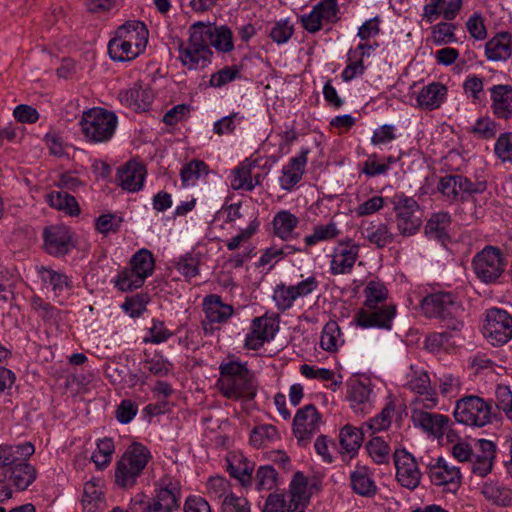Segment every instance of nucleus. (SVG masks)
I'll return each mask as SVG.
<instances>
[{
  "instance_id": "0eeeda50",
  "label": "nucleus",
  "mask_w": 512,
  "mask_h": 512,
  "mask_svg": "<svg viewBox=\"0 0 512 512\" xmlns=\"http://www.w3.org/2000/svg\"><path fill=\"white\" fill-rule=\"evenodd\" d=\"M506 258L502 250L491 245L476 253L472 267L478 279L489 284L496 282L506 267Z\"/></svg>"
},
{
  "instance_id": "ddd939ff",
  "label": "nucleus",
  "mask_w": 512,
  "mask_h": 512,
  "mask_svg": "<svg viewBox=\"0 0 512 512\" xmlns=\"http://www.w3.org/2000/svg\"><path fill=\"white\" fill-rule=\"evenodd\" d=\"M427 474L433 485L448 486L447 491L456 493L461 486L460 468L439 457L427 466Z\"/></svg>"
},
{
  "instance_id": "b1692460",
  "label": "nucleus",
  "mask_w": 512,
  "mask_h": 512,
  "mask_svg": "<svg viewBox=\"0 0 512 512\" xmlns=\"http://www.w3.org/2000/svg\"><path fill=\"white\" fill-rule=\"evenodd\" d=\"M491 109L493 114L499 119L512 118V86L494 85L490 89Z\"/></svg>"
},
{
  "instance_id": "58836bf2",
  "label": "nucleus",
  "mask_w": 512,
  "mask_h": 512,
  "mask_svg": "<svg viewBox=\"0 0 512 512\" xmlns=\"http://www.w3.org/2000/svg\"><path fill=\"white\" fill-rule=\"evenodd\" d=\"M32 310L46 325H58L63 320L64 312L57 309L50 303L44 301L40 296L34 295L31 298Z\"/></svg>"
},
{
  "instance_id": "e2e57ef3",
  "label": "nucleus",
  "mask_w": 512,
  "mask_h": 512,
  "mask_svg": "<svg viewBox=\"0 0 512 512\" xmlns=\"http://www.w3.org/2000/svg\"><path fill=\"white\" fill-rule=\"evenodd\" d=\"M296 299L291 285L286 286L285 284H279L274 289L273 300L275 301L277 309L280 311L290 309Z\"/></svg>"
},
{
  "instance_id": "f257e3e1",
  "label": "nucleus",
  "mask_w": 512,
  "mask_h": 512,
  "mask_svg": "<svg viewBox=\"0 0 512 512\" xmlns=\"http://www.w3.org/2000/svg\"><path fill=\"white\" fill-rule=\"evenodd\" d=\"M181 484L178 479L165 474L154 482V495L136 494L130 501V512H174L180 507Z\"/></svg>"
},
{
  "instance_id": "f704fd0d",
  "label": "nucleus",
  "mask_w": 512,
  "mask_h": 512,
  "mask_svg": "<svg viewBox=\"0 0 512 512\" xmlns=\"http://www.w3.org/2000/svg\"><path fill=\"white\" fill-rule=\"evenodd\" d=\"M120 97L131 108L147 110L152 104L154 94L150 87L135 84L130 89L122 91Z\"/></svg>"
},
{
  "instance_id": "f3484780",
  "label": "nucleus",
  "mask_w": 512,
  "mask_h": 512,
  "mask_svg": "<svg viewBox=\"0 0 512 512\" xmlns=\"http://www.w3.org/2000/svg\"><path fill=\"white\" fill-rule=\"evenodd\" d=\"M216 387L228 399H238L255 394L252 373L238 377L219 378Z\"/></svg>"
},
{
  "instance_id": "6e6552de",
  "label": "nucleus",
  "mask_w": 512,
  "mask_h": 512,
  "mask_svg": "<svg viewBox=\"0 0 512 512\" xmlns=\"http://www.w3.org/2000/svg\"><path fill=\"white\" fill-rule=\"evenodd\" d=\"M483 335L493 346H502L512 338V316L504 309L486 310Z\"/></svg>"
},
{
  "instance_id": "a19ab883",
  "label": "nucleus",
  "mask_w": 512,
  "mask_h": 512,
  "mask_svg": "<svg viewBox=\"0 0 512 512\" xmlns=\"http://www.w3.org/2000/svg\"><path fill=\"white\" fill-rule=\"evenodd\" d=\"M299 223L298 218L289 211L281 210L273 219L274 233L282 240H289L294 236V230Z\"/></svg>"
},
{
  "instance_id": "393cba45",
  "label": "nucleus",
  "mask_w": 512,
  "mask_h": 512,
  "mask_svg": "<svg viewBox=\"0 0 512 512\" xmlns=\"http://www.w3.org/2000/svg\"><path fill=\"white\" fill-rule=\"evenodd\" d=\"M178 59L188 70H198L211 63L213 52H205L198 47H193L190 43L185 44L179 41Z\"/></svg>"
},
{
  "instance_id": "39448f33",
  "label": "nucleus",
  "mask_w": 512,
  "mask_h": 512,
  "mask_svg": "<svg viewBox=\"0 0 512 512\" xmlns=\"http://www.w3.org/2000/svg\"><path fill=\"white\" fill-rule=\"evenodd\" d=\"M390 202L395 213V221L400 235H415L422 226L423 212L418 202L404 193L394 194Z\"/></svg>"
},
{
  "instance_id": "0e129e2a",
  "label": "nucleus",
  "mask_w": 512,
  "mask_h": 512,
  "mask_svg": "<svg viewBox=\"0 0 512 512\" xmlns=\"http://www.w3.org/2000/svg\"><path fill=\"white\" fill-rule=\"evenodd\" d=\"M468 131L480 139H491L496 135L497 124L490 117H480Z\"/></svg>"
},
{
  "instance_id": "412c9836",
  "label": "nucleus",
  "mask_w": 512,
  "mask_h": 512,
  "mask_svg": "<svg viewBox=\"0 0 512 512\" xmlns=\"http://www.w3.org/2000/svg\"><path fill=\"white\" fill-rule=\"evenodd\" d=\"M81 504L85 512H102L106 508L104 485L101 479L93 478L84 484Z\"/></svg>"
},
{
  "instance_id": "4d7b16f0",
  "label": "nucleus",
  "mask_w": 512,
  "mask_h": 512,
  "mask_svg": "<svg viewBox=\"0 0 512 512\" xmlns=\"http://www.w3.org/2000/svg\"><path fill=\"white\" fill-rule=\"evenodd\" d=\"M366 450L375 463H388L390 447L382 438L373 437L370 439L366 444Z\"/></svg>"
},
{
  "instance_id": "5701e85b",
  "label": "nucleus",
  "mask_w": 512,
  "mask_h": 512,
  "mask_svg": "<svg viewBox=\"0 0 512 512\" xmlns=\"http://www.w3.org/2000/svg\"><path fill=\"white\" fill-rule=\"evenodd\" d=\"M28 458L16 461L7 471L6 478L16 490H26L37 477V471L33 465L27 462Z\"/></svg>"
},
{
  "instance_id": "7ed1b4c3",
  "label": "nucleus",
  "mask_w": 512,
  "mask_h": 512,
  "mask_svg": "<svg viewBox=\"0 0 512 512\" xmlns=\"http://www.w3.org/2000/svg\"><path fill=\"white\" fill-rule=\"evenodd\" d=\"M152 456L149 449L139 442L127 447L115 464V483L121 488H132L142 475Z\"/></svg>"
},
{
  "instance_id": "a211bd4d",
  "label": "nucleus",
  "mask_w": 512,
  "mask_h": 512,
  "mask_svg": "<svg viewBox=\"0 0 512 512\" xmlns=\"http://www.w3.org/2000/svg\"><path fill=\"white\" fill-rule=\"evenodd\" d=\"M496 458V445L486 439L478 440V450L470 459L471 472L478 477H486L491 473Z\"/></svg>"
},
{
  "instance_id": "1a4fd4ad",
  "label": "nucleus",
  "mask_w": 512,
  "mask_h": 512,
  "mask_svg": "<svg viewBox=\"0 0 512 512\" xmlns=\"http://www.w3.org/2000/svg\"><path fill=\"white\" fill-rule=\"evenodd\" d=\"M280 317L278 314L265 313L251 321L249 332L244 341V347L248 350H258L266 342L274 339L279 331Z\"/></svg>"
},
{
  "instance_id": "473e14b6",
  "label": "nucleus",
  "mask_w": 512,
  "mask_h": 512,
  "mask_svg": "<svg viewBox=\"0 0 512 512\" xmlns=\"http://www.w3.org/2000/svg\"><path fill=\"white\" fill-rule=\"evenodd\" d=\"M462 338L458 333L451 332H434L430 333L425 337L424 349L428 352L444 351L449 352L451 350L459 349Z\"/></svg>"
},
{
  "instance_id": "aec40b11",
  "label": "nucleus",
  "mask_w": 512,
  "mask_h": 512,
  "mask_svg": "<svg viewBox=\"0 0 512 512\" xmlns=\"http://www.w3.org/2000/svg\"><path fill=\"white\" fill-rule=\"evenodd\" d=\"M116 32L133 46L135 53L142 54L147 46L149 31L147 26L138 20H130L119 26Z\"/></svg>"
},
{
  "instance_id": "e433bc0d",
  "label": "nucleus",
  "mask_w": 512,
  "mask_h": 512,
  "mask_svg": "<svg viewBox=\"0 0 512 512\" xmlns=\"http://www.w3.org/2000/svg\"><path fill=\"white\" fill-rule=\"evenodd\" d=\"M307 486V478L302 472L298 471L293 476L288 493L284 494L287 501L293 502V505H297L299 508L301 507L303 512H305L310 498Z\"/></svg>"
},
{
  "instance_id": "5fc2aeb1",
  "label": "nucleus",
  "mask_w": 512,
  "mask_h": 512,
  "mask_svg": "<svg viewBox=\"0 0 512 512\" xmlns=\"http://www.w3.org/2000/svg\"><path fill=\"white\" fill-rule=\"evenodd\" d=\"M208 173V165L202 160L195 159L182 167L180 171V177L183 186H190L194 185L196 181L202 176H207Z\"/></svg>"
},
{
  "instance_id": "f8f14e48",
  "label": "nucleus",
  "mask_w": 512,
  "mask_h": 512,
  "mask_svg": "<svg viewBox=\"0 0 512 512\" xmlns=\"http://www.w3.org/2000/svg\"><path fill=\"white\" fill-rule=\"evenodd\" d=\"M396 311L394 304H384L377 308H360L355 316V322L361 328L390 330Z\"/></svg>"
},
{
  "instance_id": "bf43d9fd",
  "label": "nucleus",
  "mask_w": 512,
  "mask_h": 512,
  "mask_svg": "<svg viewBox=\"0 0 512 512\" xmlns=\"http://www.w3.org/2000/svg\"><path fill=\"white\" fill-rule=\"evenodd\" d=\"M463 90L472 103H480L484 98L483 79L477 75H469L463 82Z\"/></svg>"
},
{
  "instance_id": "de8ad7c7",
  "label": "nucleus",
  "mask_w": 512,
  "mask_h": 512,
  "mask_svg": "<svg viewBox=\"0 0 512 512\" xmlns=\"http://www.w3.org/2000/svg\"><path fill=\"white\" fill-rule=\"evenodd\" d=\"M228 462V471L232 477L238 479L243 485L250 483L253 463L243 455H234Z\"/></svg>"
},
{
  "instance_id": "dca6fc26",
  "label": "nucleus",
  "mask_w": 512,
  "mask_h": 512,
  "mask_svg": "<svg viewBox=\"0 0 512 512\" xmlns=\"http://www.w3.org/2000/svg\"><path fill=\"white\" fill-rule=\"evenodd\" d=\"M359 246L351 241L339 243L335 247L330 262L332 275L348 274L352 271L358 258Z\"/></svg>"
},
{
  "instance_id": "4c0bfd02",
  "label": "nucleus",
  "mask_w": 512,
  "mask_h": 512,
  "mask_svg": "<svg viewBox=\"0 0 512 512\" xmlns=\"http://www.w3.org/2000/svg\"><path fill=\"white\" fill-rule=\"evenodd\" d=\"M363 431L360 428L350 424L345 425L339 433L340 451L342 454H348L350 458L354 457L363 441Z\"/></svg>"
},
{
  "instance_id": "3c124183",
  "label": "nucleus",
  "mask_w": 512,
  "mask_h": 512,
  "mask_svg": "<svg viewBox=\"0 0 512 512\" xmlns=\"http://www.w3.org/2000/svg\"><path fill=\"white\" fill-rule=\"evenodd\" d=\"M145 280L146 279L142 277L141 274L134 271V269L129 266L119 272L113 282L115 287L120 291L130 292L140 288L144 284Z\"/></svg>"
},
{
  "instance_id": "338daca9",
  "label": "nucleus",
  "mask_w": 512,
  "mask_h": 512,
  "mask_svg": "<svg viewBox=\"0 0 512 512\" xmlns=\"http://www.w3.org/2000/svg\"><path fill=\"white\" fill-rule=\"evenodd\" d=\"M314 7L324 23H335L340 19L338 0H321Z\"/></svg>"
},
{
  "instance_id": "69168bd1",
  "label": "nucleus",
  "mask_w": 512,
  "mask_h": 512,
  "mask_svg": "<svg viewBox=\"0 0 512 512\" xmlns=\"http://www.w3.org/2000/svg\"><path fill=\"white\" fill-rule=\"evenodd\" d=\"M455 25L447 22H440L432 27V41L436 45H443L455 41Z\"/></svg>"
},
{
  "instance_id": "9b49d317",
  "label": "nucleus",
  "mask_w": 512,
  "mask_h": 512,
  "mask_svg": "<svg viewBox=\"0 0 512 512\" xmlns=\"http://www.w3.org/2000/svg\"><path fill=\"white\" fill-rule=\"evenodd\" d=\"M44 250L51 256L64 257L74 247L71 230L64 225H51L43 230Z\"/></svg>"
},
{
  "instance_id": "37998d69",
  "label": "nucleus",
  "mask_w": 512,
  "mask_h": 512,
  "mask_svg": "<svg viewBox=\"0 0 512 512\" xmlns=\"http://www.w3.org/2000/svg\"><path fill=\"white\" fill-rule=\"evenodd\" d=\"M211 24L204 22H196L192 24L189 28V39L188 43H190L193 47H198L205 52H212L211 50Z\"/></svg>"
},
{
  "instance_id": "49530a36",
  "label": "nucleus",
  "mask_w": 512,
  "mask_h": 512,
  "mask_svg": "<svg viewBox=\"0 0 512 512\" xmlns=\"http://www.w3.org/2000/svg\"><path fill=\"white\" fill-rule=\"evenodd\" d=\"M482 495L486 500L501 507H507L512 504L510 491L500 486L498 482H485L481 489Z\"/></svg>"
},
{
  "instance_id": "6ab92c4d",
  "label": "nucleus",
  "mask_w": 512,
  "mask_h": 512,
  "mask_svg": "<svg viewBox=\"0 0 512 512\" xmlns=\"http://www.w3.org/2000/svg\"><path fill=\"white\" fill-rule=\"evenodd\" d=\"M146 174L147 171L143 164L131 160L118 169L117 179L123 189L137 192L142 189Z\"/></svg>"
},
{
  "instance_id": "ea45409f",
  "label": "nucleus",
  "mask_w": 512,
  "mask_h": 512,
  "mask_svg": "<svg viewBox=\"0 0 512 512\" xmlns=\"http://www.w3.org/2000/svg\"><path fill=\"white\" fill-rule=\"evenodd\" d=\"M365 238L378 248L386 247L394 240V235L390 231L388 224L372 221L364 230Z\"/></svg>"
},
{
  "instance_id": "423d86ee",
  "label": "nucleus",
  "mask_w": 512,
  "mask_h": 512,
  "mask_svg": "<svg viewBox=\"0 0 512 512\" xmlns=\"http://www.w3.org/2000/svg\"><path fill=\"white\" fill-rule=\"evenodd\" d=\"M454 418L458 423L484 427L492 421L491 403L476 395L464 396L456 401Z\"/></svg>"
},
{
  "instance_id": "4be33fe9",
  "label": "nucleus",
  "mask_w": 512,
  "mask_h": 512,
  "mask_svg": "<svg viewBox=\"0 0 512 512\" xmlns=\"http://www.w3.org/2000/svg\"><path fill=\"white\" fill-rule=\"evenodd\" d=\"M309 152L308 148H302L298 156L291 158L289 163L283 166L282 175L279 178V184L283 190L290 191L301 180Z\"/></svg>"
},
{
  "instance_id": "4468645a",
  "label": "nucleus",
  "mask_w": 512,
  "mask_h": 512,
  "mask_svg": "<svg viewBox=\"0 0 512 512\" xmlns=\"http://www.w3.org/2000/svg\"><path fill=\"white\" fill-rule=\"evenodd\" d=\"M320 419V414L312 404L297 411L293 421V432L299 443L305 445L318 431Z\"/></svg>"
},
{
  "instance_id": "603ef678",
  "label": "nucleus",
  "mask_w": 512,
  "mask_h": 512,
  "mask_svg": "<svg viewBox=\"0 0 512 512\" xmlns=\"http://www.w3.org/2000/svg\"><path fill=\"white\" fill-rule=\"evenodd\" d=\"M343 342L338 324L335 321L328 322L321 334L320 345L322 349L327 352H336Z\"/></svg>"
},
{
  "instance_id": "864d4df0",
  "label": "nucleus",
  "mask_w": 512,
  "mask_h": 512,
  "mask_svg": "<svg viewBox=\"0 0 512 512\" xmlns=\"http://www.w3.org/2000/svg\"><path fill=\"white\" fill-rule=\"evenodd\" d=\"M129 266L146 279L154 271L155 260L153 254L148 249L142 248L131 257Z\"/></svg>"
},
{
  "instance_id": "6e6d98bb",
  "label": "nucleus",
  "mask_w": 512,
  "mask_h": 512,
  "mask_svg": "<svg viewBox=\"0 0 512 512\" xmlns=\"http://www.w3.org/2000/svg\"><path fill=\"white\" fill-rule=\"evenodd\" d=\"M278 431L273 425H260L255 427L250 435V442L254 447L260 448L278 439Z\"/></svg>"
},
{
  "instance_id": "a878e982",
  "label": "nucleus",
  "mask_w": 512,
  "mask_h": 512,
  "mask_svg": "<svg viewBox=\"0 0 512 512\" xmlns=\"http://www.w3.org/2000/svg\"><path fill=\"white\" fill-rule=\"evenodd\" d=\"M411 419L415 426L435 437L443 436L449 422L447 416L420 410L412 411Z\"/></svg>"
},
{
  "instance_id": "c9c22d12",
  "label": "nucleus",
  "mask_w": 512,
  "mask_h": 512,
  "mask_svg": "<svg viewBox=\"0 0 512 512\" xmlns=\"http://www.w3.org/2000/svg\"><path fill=\"white\" fill-rule=\"evenodd\" d=\"M451 216L448 212L433 213L425 225V234L441 243L449 239Z\"/></svg>"
},
{
  "instance_id": "680f3d73",
  "label": "nucleus",
  "mask_w": 512,
  "mask_h": 512,
  "mask_svg": "<svg viewBox=\"0 0 512 512\" xmlns=\"http://www.w3.org/2000/svg\"><path fill=\"white\" fill-rule=\"evenodd\" d=\"M256 489L258 491L272 490L277 486V472L270 465L260 466L256 472Z\"/></svg>"
},
{
  "instance_id": "c03bdc74",
  "label": "nucleus",
  "mask_w": 512,
  "mask_h": 512,
  "mask_svg": "<svg viewBox=\"0 0 512 512\" xmlns=\"http://www.w3.org/2000/svg\"><path fill=\"white\" fill-rule=\"evenodd\" d=\"M48 204L57 210H62L70 216L80 214V207L74 196L64 191H52L46 196Z\"/></svg>"
},
{
  "instance_id": "9d476101",
  "label": "nucleus",
  "mask_w": 512,
  "mask_h": 512,
  "mask_svg": "<svg viewBox=\"0 0 512 512\" xmlns=\"http://www.w3.org/2000/svg\"><path fill=\"white\" fill-rule=\"evenodd\" d=\"M398 483L409 490L416 489L421 481L422 473L415 457L405 449H397L393 454Z\"/></svg>"
},
{
  "instance_id": "f03ea898",
  "label": "nucleus",
  "mask_w": 512,
  "mask_h": 512,
  "mask_svg": "<svg viewBox=\"0 0 512 512\" xmlns=\"http://www.w3.org/2000/svg\"><path fill=\"white\" fill-rule=\"evenodd\" d=\"M421 308L427 317L440 319L448 329L458 332L463 327L460 318L464 309L461 301L452 292L428 294L421 301Z\"/></svg>"
},
{
  "instance_id": "bb28decb",
  "label": "nucleus",
  "mask_w": 512,
  "mask_h": 512,
  "mask_svg": "<svg viewBox=\"0 0 512 512\" xmlns=\"http://www.w3.org/2000/svg\"><path fill=\"white\" fill-rule=\"evenodd\" d=\"M448 88L441 82L425 85L417 96V103L424 110L438 109L446 100Z\"/></svg>"
},
{
  "instance_id": "c756f323",
  "label": "nucleus",
  "mask_w": 512,
  "mask_h": 512,
  "mask_svg": "<svg viewBox=\"0 0 512 512\" xmlns=\"http://www.w3.org/2000/svg\"><path fill=\"white\" fill-rule=\"evenodd\" d=\"M372 393L370 383L353 382L348 393L351 408L356 413H367L373 406Z\"/></svg>"
},
{
  "instance_id": "20e7f679",
  "label": "nucleus",
  "mask_w": 512,
  "mask_h": 512,
  "mask_svg": "<svg viewBox=\"0 0 512 512\" xmlns=\"http://www.w3.org/2000/svg\"><path fill=\"white\" fill-rule=\"evenodd\" d=\"M117 115L104 108L84 111L80 120L81 131L86 142L100 144L110 141L117 128Z\"/></svg>"
},
{
  "instance_id": "2f4dec72",
  "label": "nucleus",
  "mask_w": 512,
  "mask_h": 512,
  "mask_svg": "<svg viewBox=\"0 0 512 512\" xmlns=\"http://www.w3.org/2000/svg\"><path fill=\"white\" fill-rule=\"evenodd\" d=\"M35 452L31 442L17 445L0 444V469L8 470L16 461L29 458Z\"/></svg>"
},
{
  "instance_id": "72a5a7b5",
  "label": "nucleus",
  "mask_w": 512,
  "mask_h": 512,
  "mask_svg": "<svg viewBox=\"0 0 512 512\" xmlns=\"http://www.w3.org/2000/svg\"><path fill=\"white\" fill-rule=\"evenodd\" d=\"M206 319L211 323L226 322L233 314V307L222 302L216 294L207 295L203 301Z\"/></svg>"
},
{
  "instance_id": "8fccbe9b",
  "label": "nucleus",
  "mask_w": 512,
  "mask_h": 512,
  "mask_svg": "<svg viewBox=\"0 0 512 512\" xmlns=\"http://www.w3.org/2000/svg\"><path fill=\"white\" fill-rule=\"evenodd\" d=\"M211 30V46L217 52L228 53L234 49L233 33L228 26H215L211 24Z\"/></svg>"
},
{
  "instance_id": "052dcab7",
  "label": "nucleus",
  "mask_w": 512,
  "mask_h": 512,
  "mask_svg": "<svg viewBox=\"0 0 512 512\" xmlns=\"http://www.w3.org/2000/svg\"><path fill=\"white\" fill-rule=\"evenodd\" d=\"M244 116L239 112H233L228 116L222 117L213 124V132L218 136L233 134L237 125L241 124Z\"/></svg>"
},
{
  "instance_id": "13d9d810",
  "label": "nucleus",
  "mask_w": 512,
  "mask_h": 512,
  "mask_svg": "<svg viewBox=\"0 0 512 512\" xmlns=\"http://www.w3.org/2000/svg\"><path fill=\"white\" fill-rule=\"evenodd\" d=\"M339 234V230L334 222H330L326 225H319L314 228L311 235H307L304 241L307 246H313L320 241H326L334 239Z\"/></svg>"
},
{
  "instance_id": "a18cd8bd",
  "label": "nucleus",
  "mask_w": 512,
  "mask_h": 512,
  "mask_svg": "<svg viewBox=\"0 0 512 512\" xmlns=\"http://www.w3.org/2000/svg\"><path fill=\"white\" fill-rule=\"evenodd\" d=\"M363 293L365 295V302L362 308H377L378 306L387 304L388 290L380 281H369Z\"/></svg>"
},
{
  "instance_id": "774afa93",
  "label": "nucleus",
  "mask_w": 512,
  "mask_h": 512,
  "mask_svg": "<svg viewBox=\"0 0 512 512\" xmlns=\"http://www.w3.org/2000/svg\"><path fill=\"white\" fill-rule=\"evenodd\" d=\"M496 407L512 421V391L509 386L499 384L495 390Z\"/></svg>"
},
{
  "instance_id": "09e8293b",
  "label": "nucleus",
  "mask_w": 512,
  "mask_h": 512,
  "mask_svg": "<svg viewBox=\"0 0 512 512\" xmlns=\"http://www.w3.org/2000/svg\"><path fill=\"white\" fill-rule=\"evenodd\" d=\"M259 175L256 176V182H253L251 166L241 164L231 171V187L234 190L251 191L259 183Z\"/></svg>"
},
{
  "instance_id": "c85d7f7f",
  "label": "nucleus",
  "mask_w": 512,
  "mask_h": 512,
  "mask_svg": "<svg viewBox=\"0 0 512 512\" xmlns=\"http://www.w3.org/2000/svg\"><path fill=\"white\" fill-rule=\"evenodd\" d=\"M36 270L42 283L50 288L56 297L73 287L71 278L64 272L45 266H37Z\"/></svg>"
},
{
  "instance_id": "2eb2a0df",
  "label": "nucleus",
  "mask_w": 512,
  "mask_h": 512,
  "mask_svg": "<svg viewBox=\"0 0 512 512\" xmlns=\"http://www.w3.org/2000/svg\"><path fill=\"white\" fill-rule=\"evenodd\" d=\"M438 191L448 200H458L464 193L473 194L482 190L462 175H446L440 178Z\"/></svg>"
},
{
  "instance_id": "79ce46f5",
  "label": "nucleus",
  "mask_w": 512,
  "mask_h": 512,
  "mask_svg": "<svg viewBox=\"0 0 512 512\" xmlns=\"http://www.w3.org/2000/svg\"><path fill=\"white\" fill-rule=\"evenodd\" d=\"M107 48L110 58L114 61H132L139 56L138 53H135L133 46L128 44L126 39L120 37L116 31Z\"/></svg>"
},
{
  "instance_id": "cd10ccee",
  "label": "nucleus",
  "mask_w": 512,
  "mask_h": 512,
  "mask_svg": "<svg viewBox=\"0 0 512 512\" xmlns=\"http://www.w3.org/2000/svg\"><path fill=\"white\" fill-rule=\"evenodd\" d=\"M352 490L364 497H372L377 492V486L373 479V472L366 465H357L350 474Z\"/></svg>"
},
{
  "instance_id": "7c9ffc66",
  "label": "nucleus",
  "mask_w": 512,
  "mask_h": 512,
  "mask_svg": "<svg viewBox=\"0 0 512 512\" xmlns=\"http://www.w3.org/2000/svg\"><path fill=\"white\" fill-rule=\"evenodd\" d=\"M511 35L508 32H500L485 44V55L493 62L506 61L511 57Z\"/></svg>"
}]
</instances>
